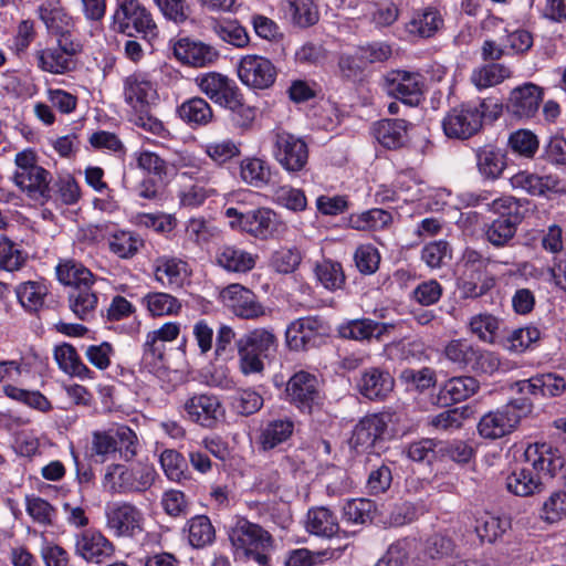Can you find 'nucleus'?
Wrapping results in <instances>:
<instances>
[{"label":"nucleus","instance_id":"obj_47","mask_svg":"<svg viewBox=\"0 0 566 566\" xmlns=\"http://www.w3.org/2000/svg\"><path fill=\"white\" fill-rule=\"evenodd\" d=\"M98 297L91 290V286L73 289L69 294V307L81 321H88L94 317Z\"/></svg>","mask_w":566,"mask_h":566},{"label":"nucleus","instance_id":"obj_26","mask_svg":"<svg viewBox=\"0 0 566 566\" xmlns=\"http://www.w3.org/2000/svg\"><path fill=\"white\" fill-rule=\"evenodd\" d=\"M175 56L184 64L206 67L219 59V52L210 44L190 38H181L174 44Z\"/></svg>","mask_w":566,"mask_h":566},{"label":"nucleus","instance_id":"obj_37","mask_svg":"<svg viewBox=\"0 0 566 566\" xmlns=\"http://www.w3.org/2000/svg\"><path fill=\"white\" fill-rule=\"evenodd\" d=\"M179 118L191 128L205 127L214 122L211 105L200 96L186 99L177 107Z\"/></svg>","mask_w":566,"mask_h":566},{"label":"nucleus","instance_id":"obj_20","mask_svg":"<svg viewBox=\"0 0 566 566\" xmlns=\"http://www.w3.org/2000/svg\"><path fill=\"white\" fill-rule=\"evenodd\" d=\"M184 409L190 421L213 429L223 417L224 410L217 396L199 394L188 398Z\"/></svg>","mask_w":566,"mask_h":566},{"label":"nucleus","instance_id":"obj_62","mask_svg":"<svg viewBox=\"0 0 566 566\" xmlns=\"http://www.w3.org/2000/svg\"><path fill=\"white\" fill-rule=\"evenodd\" d=\"M399 378L405 385L419 392H423L437 384L436 371L430 367H423L419 370L406 368L400 373Z\"/></svg>","mask_w":566,"mask_h":566},{"label":"nucleus","instance_id":"obj_23","mask_svg":"<svg viewBox=\"0 0 566 566\" xmlns=\"http://www.w3.org/2000/svg\"><path fill=\"white\" fill-rule=\"evenodd\" d=\"M394 377L387 369L381 367L365 368L356 379V389L363 397L369 400H385L394 390Z\"/></svg>","mask_w":566,"mask_h":566},{"label":"nucleus","instance_id":"obj_13","mask_svg":"<svg viewBox=\"0 0 566 566\" xmlns=\"http://www.w3.org/2000/svg\"><path fill=\"white\" fill-rule=\"evenodd\" d=\"M81 50V44L72 38L57 39L54 45L36 51V65L52 74L69 73L76 67L75 56Z\"/></svg>","mask_w":566,"mask_h":566},{"label":"nucleus","instance_id":"obj_53","mask_svg":"<svg viewBox=\"0 0 566 566\" xmlns=\"http://www.w3.org/2000/svg\"><path fill=\"white\" fill-rule=\"evenodd\" d=\"M315 276L326 290L332 292L343 289L346 282L342 264L332 260L317 263Z\"/></svg>","mask_w":566,"mask_h":566},{"label":"nucleus","instance_id":"obj_8","mask_svg":"<svg viewBox=\"0 0 566 566\" xmlns=\"http://www.w3.org/2000/svg\"><path fill=\"white\" fill-rule=\"evenodd\" d=\"M137 434L125 424L96 430L92 433V455L98 457L101 462H105L117 452L124 461L129 462L137 454Z\"/></svg>","mask_w":566,"mask_h":566},{"label":"nucleus","instance_id":"obj_48","mask_svg":"<svg viewBox=\"0 0 566 566\" xmlns=\"http://www.w3.org/2000/svg\"><path fill=\"white\" fill-rule=\"evenodd\" d=\"M242 180L255 188H263L271 181L270 165L260 158H245L240 164Z\"/></svg>","mask_w":566,"mask_h":566},{"label":"nucleus","instance_id":"obj_49","mask_svg":"<svg viewBox=\"0 0 566 566\" xmlns=\"http://www.w3.org/2000/svg\"><path fill=\"white\" fill-rule=\"evenodd\" d=\"M186 266L187 263L180 259L159 256L154 261L155 279L161 284H179Z\"/></svg>","mask_w":566,"mask_h":566},{"label":"nucleus","instance_id":"obj_51","mask_svg":"<svg viewBox=\"0 0 566 566\" xmlns=\"http://www.w3.org/2000/svg\"><path fill=\"white\" fill-rule=\"evenodd\" d=\"M142 303L151 316L176 315L182 307L177 297L164 292H150L143 297Z\"/></svg>","mask_w":566,"mask_h":566},{"label":"nucleus","instance_id":"obj_34","mask_svg":"<svg viewBox=\"0 0 566 566\" xmlns=\"http://www.w3.org/2000/svg\"><path fill=\"white\" fill-rule=\"evenodd\" d=\"M294 428V421L289 417L269 420L260 429L256 441L259 449L268 452L277 448L292 437Z\"/></svg>","mask_w":566,"mask_h":566},{"label":"nucleus","instance_id":"obj_28","mask_svg":"<svg viewBox=\"0 0 566 566\" xmlns=\"http://www.w3.org/2000/svg\"><path fill=\"white\" fill-rule=\"evenodd\" d=\"M51 172L41 166L28 171H15L14 184L34 200L49 201L52 198Z\"/></svg>","mask_w":566,"mask_h":566},{"label":"nucleus","instance_id":"obj_52","mask_svg":"<svg viewBox=\"0 0 566 566\" xmlns=\"http://www.w3.org/2000/svg\"><path fill=\"white\" fill-rule=\"evenodd\" d=\"M363 14H370L369 22L376 28H385L394 24L399 15V9L392 2L381 6L375 1L359 3Z\"/></svg>","mask_w":566,"mask_h":566},{"label":"nucleus","instance_id":"obj_45","mask_svg":"<svg viewBox=\"0 0 566 566\" xmlns=\"http://www.w3.org/2000/svg\"><path fill=\"white\" fill-rule=\"evenodd\" d=\"M56 275L62 284L72 286L73 289L92 286L94 283V275L92 272L83 264L73 260L60 263L56 266Z\"/></svg>","mask_w":566,"mask_h":566},{"label":"nucleus","instance_id":"obj_61","mask_svg":"<svg viewBox=\"0 0 566 566\" xmlns=\"http://www.w3.org/2000/svg\"><path fill=\"white\" fill-rule=\"evenodd\" d=\"M289 13L293 23L301 28L314 25L319 18L312 0H289Z\"/></svg>","mask_w":566,"mask_h":566},{"label":"nucleus","instance_id":"obj_57","mask_svg":"<svg viewBox=\"0 0 566 566\" xmlns=\"http://www.w3.org/2000/svg\"><path fill=\"white\" fill-rule=\"evenodd\" d=\"M391 213L384 209H370L359 214H353L349 219L350 227L356 230H379L391 223Z\"/></svg>","mask_w":566,"mask_h":566},{"label":"nucleus","instance_id":"obj_42","mask_svg":"<svg viewBox=\"0 0 566 566\" xmlns=\"http://www.w3.org/2000/svg\"><path fill=\"white\" fill-rule=\"evenodd\" d=\"M50 290L45 281H27L15 289L21 306L29 313H38L45 303Z\"/></svg>","mask_w":566,"mask_h":566},{"label":"nucleus","instance_id":"obj_2","mask_svg":"<svg viewBox=\"0 0 566 566\" xmlns=\"http://www.w3.org/2000/svg\"><path fill=\"white\" fill-rule=\"evenodd\" d=\"M502 105L491 98L461 103L443 117V133L448 138L469 139L482 129L484 117L495 120L502 114Z\"/></svg>","mask_w":566,"mask_h":566},{"label":"nucleus","instance_id":"obj_35","mask_svg":"<svg viewBox=\"0 0 566 566\" xmlns=\"http://www.w3.org/2000/svg\"><path fill=\"white\" fill-rule=\"evenodd\" d=\"M258 255L235 245L224 244L216 253V263L230 273H248L254 269Z\"/></svg>","mask_w":566,"mask_h":566},{"label":"nucleus","instance_id":"obj_33","mask_svg":"<svg viewBox=\"0 0 566 566\" xmlns=\"http://www.w3.org/2000/svg\"><path fill=\"white\" fill-rule=\"evenodd\" d=\"M156 95L153 83L140 73H134L124 81L125 102L134 112L148 107Z\"/></svg>","mask_w":566,"mask_h":566},{"label":"nucleus","instance_id":"obj_11","mask_svg":"<svg viewBox=\"0 0 566 566\" xmlns=\"http://www.w3.org/2000/svg\"><path fill=\"white\" fill-rule=\"evenodd\" d=\"M113 18L117 31L127 36L142 34L143 39H147L157 33V25L151 13L138 0L123 1Z\"/></svg>","mask_w":566,"mask_h":566},{"label":"nucleus","instance_id":"obj_59","mask_svg":"<svg viewBox=\"0 0 566 566\" xmlns=\"http://www.w3.org/2000/svg\"><path fill=\"white\" fill-rule=\"evenodd\" d=\"M470 331L480 340L489 344L496 343L500 321L491 314H478L470 321Z\"/></svg>","mask_w":566,"mask_h":566},{"label":"nucleus","instance_id":"obj_29","mask_svg":"<svg viewBox=\"0 0 566 566\" xmlns=\"http://www.w3.org/2000/svg\"><path fill=\"white\" fill-rule=\"evenodd\" d=\"M40 20L51 34L62 38H72L74 27L73 18L61 6L60 1L46 0L38 8Z\"/></svg>","mask_w":566,"mask_h":566},{"label":"nucleus","instance_id":"obj_14","mask_svg":"<svg viewBox=\"0 0 566 566\" xmlns=\"http://www.w3.org/2000/svg\"><path fill=\"white\" fill-rule=\"evenodd\" d=\"M273 156L286 171L300 172L308 161V147L301 137L277 130L273 136Z\"/></svg>","mask_w":566,"mask_h":566},{"label":"nucleus","instance_id":"obj_41","mask_svg":"<svg viewBox=\"0 0 566 566\" xmlns=\"http://www.w3.org/2000/svg\"><path fill=\"white\" fill-rule=\"evenodd\" d=\"M442 27L443 18L440 11L433 7H428L415 13L407 24V31L410 34L428 39L433 36Z\"/></svg>","mask_w":566,"mask_h":566},{"label":"nucleus","instance_id":"obj_39","mask_svg":"<svg viewBox=\"0 0 566 566\" xmlns=\"http://www.w3.org/2000/svg\"><path fill=\"white\" fill-rule=\"evenodd\" d=\"M221 107L229 111V119L232 125L242 130H250L256 118L258 108L249 105L240 88H238Z\"/></svg>","mask_w":566,"mask_h":566},{"label":"nucleus","instance_id":"obj_15","mask_svg":"<svg viewBox=\"0 0 566 566\" xmlns=\"http://www.w3.org/2000/svg\"><path fill=\"white\" fill-rule=\"evenodd\" d=\"M328 333L326 322L319 316H306L293 321L286 329V343L293 350L318 347Z\"/></svg>","mask_w":566,"mask_h":566},{"label":"nucleus","instance_id":"obj_9","mask_svg":"<svg viewBox=\"0 0 566 566\" xmlns=\"http://www.w3.org/2000/svg\"><path fill=\"white\" fill-rule=\"evenodd\" d=\"M443 355L458 369L474 374L493 375L501 365L500 358L493 352L481 349L464 339L450 340Z\"/></svg>","mask_w":566,"mask_h":566},{"label":"nucleus","instance_id":"obj_56","mask_svg":"<svg viewBox=\"0 0 566 566\" xmlns=\"http://www.w3.org/2000/svg\"><path fill=\"white\" fill-rule=\"evenodd\" d=\"M511 70L504 64L489 63L472 72L471 81L479 88L496 85L511 76Z\"/></svg>","mask_w":566,"mask_h":566},{"label":"nucleus","instance_id":"obj_44","mask_svg":"<svg viewBox=\"0 0 566 566\" xmlns=\"http://www.w3.org/2000/svg\"><path fill=\"white\" fill-rule=\"evenodd\" d=\"M306 530L317 536L332 537L339 532V525L331 510L316 507L307 513Z\"/></svg>","mask_w":566,"mask_h":566},{"label":"nucleus","instance_id":"obj_54","mask_svg":"<svg viewBox=\"0 0 566 566\" xmlns=\"http://www.w3.org/2000/svg\"><path fill=\"white\" fill-rule=\"evenodd\" d=\"M188 538L192 547L201 548L211 544L216 538V531L206 515H197L188 522Z\"/></svg>","mask_w":566,"mask_h":566},{"label":"nucleus","instance_id":"obj_36","mask_svg":"<svg viewBox=\"0 0 566 566\" xmlns=\"http://www.w3.org/2000/svg\"><path fill=\"white\" fill-rule=\"evenodd\" d=\"M408 122L405 119H381L374 124L373 134L377 142L388 149H397L407 143Z\"/></svg>","mask_w":566,"mask_h":566},{"label":"nucleus","instance_id":"obj_38","mask_svg":"<svg viewBox=\"0 0 566 566\" xmlns=\"http://www.w3.org/2000/svg\"><path fill=\"white\" fill-rule=\"evenodd\" d=\"M512 184L515 188L525 190L531 196H547L551 192L562 190V181L553 175L538 176L527 171H521L512 177Z\"/></svg>","mask_w":566,"mask_h":566},{"label":"nucleus","instance_id":"obj_60","mask_svg":"<svg viewBox=\"0 0 566 566\" xmlns=\"http://www.w3.org/2000/svg\"><path fill=\"white\" fill-rule=\"evenodd\" d=\"M376 505L368 499H352L343 509L344 518L353 524H365L373 521Z\"/></svg>","mask_w":566,"mask_h":566},{"label":"nucleus","instance_id":"obj_1","mask_svg":"<svg viewBox=\"0 0 566 566\" xmlns=\"http://www.w3.org/2000/svg\"><path fill=\"white\" fill-rule=\"evenodd\" d=\"M228 535L237 559L253 562L258 566H271V555L276 545L268 530L240 517L230 527Z\"/></svg>","mask_w":566,"mask_h":566},{"label":"nucleus","instance_id":"obj_10","mask_svg":"<svg viewBox=\"0 0 566 566\" xmlns=\"http://www.w3.org/2000/svg\"><path fill=\"white\" fill-rule=\"evenodd\" d=\"M541 443L530 444L525 452V462L521 467H515L505 479L506 490L516 496H532L544 490L543 476L545 470L535 468L533 457L541 455Z\"/></svg>","mask_w":566,"mask_h":566},{"label":"nucleus","instance_id":"obj_18","mask_svg":"<svg viewBox=\"0 0 566 566\" xmlns=\"http://www.w3.org/2000/svg\"><path fill=\"white\" fill-rule=\"evenodd\" d=\"M74 553L87 563L102 564L114 555L115 546L101 531L86 528L74 535Z\"/></svg>","mask_w":566,"mask_h":566},{"label":"nucleus","instance_id":"obj_24","mask_svg":"<svg viewBox=\"0 0 566 566\" xmlns=\"http://www.w3.org/2000/svg\"><path fill=\"white\" fill-rule=\"evenodd\" d=\"M386 90L390 96L407 106H417L422 99L421 75L396 71L386 78Z\"/></svg>","mask_w":566,"mask_h":566},{"label":"nucleus","instance_id":"obj_21","mask_svg":"<svg viewBox=\"0 0 566 566\" xmlns=\"http://www.w3.org/2000/svg\"><path fill=\"white\" fill-rule=\"evenodd\" d=\"M543 102V88L534 83H524L513 88L506 102V111L518 119L535 116Z\"/></svg>","mask_w":566,"mask_h":566},{"label":"nucleus","instance_id":"obj_64","mask_svg":"<svg viewBox=\"0 0 566 566\" xmlns=\"http://www.w3.org/2000/svg\"><path fill=\"white\" fill-rule=\"evenodd\" d=\"M333 557L332 549L313 552L307 548H296L287 553L284 564L285 566H315Z\"/></svg>","mask_w":566,"mask_h":566},{"label":"nucleus","instance_id":"obj_6","mask_svg":"<svg viewBox=\"0 0 566 566\" xmlns=\"http://www.w3.org/2000/svg\"><path fill=\"white\" fill-rule=\"evenodd\" d=\"M240 370L243 375L259 374L264 369V358L276 352L277 338L272 329L254 328L235 340Z\"/></svg>","mask_w":566,"mask_h":566},{"label":"nucleus","instance_id":"obj_58","mask_svg":"<svg viewBox=\"0 0 566 566\" xmlns=\"http://www.w3.org/2000/svg\"><path fill=\"white\" fill-rule=\"evenodd\" d=\"M3 392L7 397L23 402L27 406L41 412H48L52 409V403L50 400L39 390L30 391L13 385H7L3 387Z\"/></svg>","mask_w":566,"mask_h":566},{"label":"nucleus","instance_id":"obj_50","mask_svg":"<svg viewBox=\"0 0 566 566\" xmlns=\"http://www.w3.org/2000/svg\"><path fill=\"white\" fill-rule=\"evenodd\" d=\"M144 245L139 235L130 231H116L108 238V249L120 259H132Z\"/></svg>","mask_w":566,"mask_h":566},{"label":"nucleus","instance_id":"obj_30","mask_svg":"<svg viewBox=\"0 0 566 566\" xmlns=\"http://www.w3.org/2000/svg\"><path fill=\"white\" fill-rule=\"evenodd\" d=\"M195 83L202 94L219 106L239 88L233 80L218 72L200 74L195 78Z\"/></svg>","mask_w":566,"mask_h":566},{"label":"nucleus","instance_id":"obj_40","mask_svg":"<svg viewBox=\"0 0 566 566\" xmlns=\"http://www.w3.org/2000/svg\"><path fill=\"white\" fill-rule=\"evenodd\" d=\"M54 359L65 374L81 379L93 378V371L81 360L75 347L69 343L57 345L53 352Z\"/></svg>","mask_w":566,"mask_h":566},{"label":"nucleus","instance_id":"obj_16","mask_svg":"<svg viewBox=\"0 0 566 566\" xmlns=\"http://www.w3.org/2000/svg\"><path fill=\"white\" fill-rule=\"evenodd\" d=\"M238 76L248 87L266 90L275 83L277 70L268 57L248 54L240 59Z\"/></svg>","mask_w":566,"mask_h":566},{"label":"nucleus","instance_id":"obj_17","mask_svg":"<svg viewBox=\"0 0 566 566\" xmlns=\"http://www.w3.org/2000/svg\"><path fill=\"white\" fill-rule=\"evenodd\" d=\"M387 420L384 415L373 413L364 417L354 428L350 438L352 448L358 452H368L367 462L373 461L371 457H378L375 451L377 444L382 440L387 430Z\"/></svg>","mask_w":566,"mask_h":566},{"label":"nucleus","instance_id":"obj_12","mask_svg":"<svg viewBox=\"0 0 566 566\" xmlns=\"http://www.w3.org/2000/svg\"><path fill=\"white\" fill-rule=\"evenodd\" d=\"M285 400L300 412L311 415L322 403L319 380L305 370L293 374L285 386Z\"/></svg>","mask_w":566,"mask_h":566},{"label":"nucleus","instance_id":"obj_22","mask_svg":"<svg viewBox=\"0 0 566 566\" xmlns=\"http://www.w3.org/2000/svg\"><path fill=\"white\" fill-rule=\"evenodd\" d=\"M143 514L132 503L123 502L106 511V525L118 537H133L142 531Z\"/></svg>","mask_w":566,"mask_h":566},{"label":"nucleus","instance_id":"obj_27","mask_svg":"<svg viewBox=\"0 0 566 566\" xmlns=\"http://www.w3.org/2000/svg\"><path fill=\"white\" fill-rule=\"evenodd\" d=\"M396 324L381 323L371 318L363 317L347 321L339 325L338 333L340 337L354 340H370L375 338L381 340L382 336L394 331Z\"/></svg>","mask_w":566,"mask_h":566},{"label":"nucleus","instance_id":"obj_46","mask_svg":"<svg viewBox=\"0 0 566 566\" xmlns=\"http://www.w3.org/2000/svg\"><path fill=\"white\" fill-rule=\"evenodd\" d=\"M161 469L168 480L185 483L191 480L186 458L174 449H165L159 455Z\"/></svg>","mask_w":566,"mask_h":566},{"label":"nucleus","instance_id":"obj_31","mask_svg":"<svg viewBox=\"0 0 566 566\" xmlns=\"http://www.w3.org/2000/svg\"><path fill=\"white\" fill-rule=\"evenodd\" d=\"M480 389L479 381L472 376H455L448 379L439 389L436 403L447 407L464 401Z\"/></svg>","mask_w":566,"mask_h":566},{"label":"nucleus","instance_id":"obj_7","mask_svg":"<svg viewBox=\"0 0 566 566\" xmlns=\"http://www.w3.org/2000/svg\"><path fill=\"white\" fill-rule=\"evenodd\" d=\"M523 206L517 199L505 196L492 200V210L497 214L485 230V238L495 248L507 247L524 219Z\"/></svg>","mask_w":566,"mask_h":566},{"label":"nucleus","instance_id":"obj_19","mask_svg":"<svg viewBox=\"0 0 566 566\" xmlns=\"http://www.w3.org/2000/svg\"><path fill=\"white\" fill-rule=\"evenodd\" d=\"M222 301L232 313L243 319H256L265 315V307L258 296L245 286L233 283L221 291Z\"/></svg>","mask_w":566,"mask_h":566},{"label":"nucleus","instance_id":"obj_63","mask_svg":"<svg viewBox=\"0 0 566 566\" xmlns=\"http://www.w3.org/2000/svg\"><path fill=\"white\" fill-rule=\"evenodd\" d=\"M25 263V256L8 237H0V270L14 272Z\"/></svg>","mask_w":566,"mask_h":566},{"label":"nucleus","instance_id":"obj_5","mask_svg":"<svg viewBox=\"0 0 566 566\" xmlns=\"http://www.w3.org/2000/svg\"><path fill=\"white\" fill-rule=\"evenodd\" d=\"M534 409L530 397L513 398L494 411H489L480 419L478 431L484 439L495 440L512 433Z\"/></svg>","mask_w":566,"mask_h":566},{"label":"nucleus","instance_id":"obj_25","mask_svg":"<svg viewBox=\"0 0 566 566\" xmlns=\"http://www.w3.org/2000/svg\"><path fill=\"white\" fill-rule=\"evenodd\" d=\"M511 389L521 395L535 398H553L560 396L566 389V381L563 377L553 374H541L530 379L518 380L511 385Z\"/></svg>","mask_w":566,"mask_h":566},{"label":"nucleus","instance_id":"obj_55","mask_svg":"<svg viewBox=\"0 0 566 566\" xmlns=\"http://www.w3.org/2000/svg\"><path fill=\"white\" fill-rule=\"evenodd\" d=\"M510 527L509 518L485 514L476 520L475 532L482 542L494 543Z\"/></svg>","mask_w":566,"mask_h":566},{"label":"nucleus","instance_id":"obj_43","mask_svg":"<svg viewBox=\"0 0 566 566\" xmlns=\"http://www.w3.org/2000/svg\"><path fill=\"white\" fill-rule=\"evenodd\" d=\"M475 158L479 172L486 179H497L505 168V156L494 146L479 147L475 150Z\"/></svg>","mask_w":566,"mask_h":566},{"label":"nucleus","instance_id":"obj_32","mask_svg":"<svg viewBox=\"0 0 566 566\" xmlns=\"http://www.w3.org/2000/svg\"><path fill=\"white\" fill-rule=\"evenodd\" d=\"M541 455L533 457L535 468L545 470V476L552 478L556 483L566 491V457L549 443H541Z\"/></svg>","mask_w":566,"mask_h":566},{"label":"nucleus","instance_id":"obj_3","mask_svg":"<svg viewBox=\"0 0 566 566\" xmlns=\"http://www.w3.org/2000/svg\"><path fill=\"white\" fill-rule=\"evenodd\" d=\"M224 216L232 230L244 232L260 241L280 239L287 231L286 223L279 214L265 207H229L224 210Z\"/></svg>","mask_w":566,"mask_h":566},{"label":"nucleus","instance_id":"obj_4","mask_svg":"<svg viewBox=\"0 0 566 566\" xmlns=\"http://www.w3.org/2000/svg\"><path fill=\"white\" fill-rule=\"evenodd\" d=\"M158 473L148 462L112 463L106 467L103 486L112 494H142L155 483Z\"/></svg>","mask_w":566,"mask_h":566}]
</instances>
